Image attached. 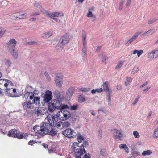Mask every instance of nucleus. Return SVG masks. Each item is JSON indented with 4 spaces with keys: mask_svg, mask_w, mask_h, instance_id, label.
I'll return each mask as SVG.
<instances>
[{
    "mask_svg": "<svg viewBox=\"0 0 158 158\" xmlns=\"http://www.w3.org/2000/svg\"><path fill=\"white\" fill-rule=\"evenodd\" d=\"M96 92V89H93L91 91V93L93 94H94Z\"/></svg>",
    "mask_w": 158,
    "mask_h": 158,
    "instance_id": "63",
    "label": "nucleus"
},
{
    "mask_svg": "<svg viewBox=\"0 0 158 158\" xmlns=\"http://www.w3.org/2000/svg\"><path fill=\"white\" fill-rule=\"evenodd\" d=\"M52 93L50 91L47 90L45 93L43 98L44 103L48 102L52 98Z\"/></svg>",
    "mask_w": 158,
    "mask_h": 158,
    "instance_id": "13",
    "label": "nucleus"
},
{
    "mask_svg": "<svg viewBox=\"0 0 158 158\" xmlns=\"http://www.w3.org/2000/svg\"><path fill=\"white\" fill-rule=\"evenodd\" d=\"M6 83H4V85L5 87H7L8 85H13V84L8 79L5 80Z\"/></svg>",
    "mask_w": 158,
    "mask_h": 158,
    "instance_id": "36",
    "label": "nucleus"
},
{
    "mask_svg": "<svg viewBox=\"0 0 158 158\" xmlns=\"http://www.w3.org/2000/svg\"><path fill=\"white\" fill-rule=\"evenodd\" d=\"M35 8L37 10H40L42 12L44 10H43L42 11L41 10V9H42V6L41 5V4L40 2H35Z\"/></svg>",
    "mask_w": 158,
    "mask_h": 158,
    "instance_id": "31",
    "label": "nucleus"
},
{
    "mask_svg": "<svg viewBox=\"0 0 158 158\" xmlns=\"http://www.w3.org/2000/svg\"><path fill=\"white\" fill-rule=\"evenodd\" d=\"M62 100L56 99L51 100V102L49 103L48 106L49 111L52 112L54 111L56 108L62 109L68 108V106L67 105L62 104Z\"/></svg>",
    "mask_w": 158,
    "mask_h": 158,
    "instance_id": "2",
    "label": "nucleus"
},
{
    "mask_svg": "<svg viewBox=\"0 0 158 158\" xmlns=\"http://www.w3.org/2000/svg\"><path fill=\"white\" fill-rule=\"evenodd\" d=\"M102 135V133L101 129H99L98 132V135L99 138H101Z\"/></svg>",
    "mask_w": 158,
    "mask_h": 158,
    "instance_id": "47",
    "label": "nucleus"
},
{
    "mask_svg": "<svg viewBox=\"0 0 158 158\" xmlns=\"http://www.w3.org/2000/svg\"><path fill=\"white\" fill-rule=\"evenodd\" d=\"M140 98V96L139 95H138L137 98L135 99L133 102L132 103V104L133 105H135L138 102L139 98Z\"/></svg>",
    "mask_w": 158,
    "mask_h": 158,
    "instance_id": "48",
    "label": "nucleus"
},
{
    "mask_svg": "<svg viewBox=\"0 0 158 158\" xmlns=\"http://www.w3.org/2000/svg\"><path fill=\"white\" fill-rule=\"evenodd\" d=\"M4 83H6L5 80L0 79V84H4Z\"/></svg>",
    "mask_w": 158,
    "mask_h": 158,
    "instance_id": "60",
    "label": "nucleus"
},
{
    "mask_svg": "<svg viewBox=\"0 0 158 158\" xmlns=\"http://www.w3.org/2000/svg\"><path fill=\"white\" fill-rule=\"evenodd\" d=\"M152 136L153 138H158V127L154 130Z\"/></svg>",
    "mask_w": 158,
    "mask_h": 158,
    "instance_id": "35",
    "label": "nucleus"
},
{
    "mask_svg": "<svg viewBox=\"0 0 158 158\" xmlns=\"http://www.w3.org/2000/svg\"><path fill=\"white\" fill-rule=\"evenodd\" d=\"M79 90L82 92H87L90 90V88H85L84 87H81L79 88Z\"/></svg>",
    "mask_w": 158,
    "mask_h": 158,
    "instance_id": "39",
    "label": "nucleus"
},
{
    "mask_svg": "<svg viewBox=\"0 0 158 158\" xmlns=\"http://www.w3.org/2000/svg\"><path fill=\"white\" fill-rule=\"evenodd\" d=\"M147 58L148 60H152L155 58V55L153 53V51L149 52L147 54Z\"/></svg>",
    "mask_w": 158,
    "mask_h": 158,
    "instance_id": "25",
    "label": "nucleus"
},
{
    "mask_svg": "<svg viewBox=\"0 0 158 158\" xmlns=\"http://www.w3.org/2000/svg\"><path fill=\"white\" fill-rule=\"evenodd\" d=\"M112 91H110V92L108 93V100L110 101L111 100L110 94H111Z\"/></svg>",
    "mask_w": 158,
    "mask_h": 158,
    "instance_id": "59",
    "label": "nucleus"
},
{
    "mask_svg": "<svg viewBox=\"0 0 158 158\" xmlns=\"http://www.w3.org/2000/svg\"><path fill=\"white\" fill-rule=\"evenodd\" d=\"M50 128L49 124L48 123L42 122L40 126H34L33 129L35 132L42 136H44L49 132Z\"/></svg>",
    "mask_w": 158,
    "mask_h": 158,
    "instance_id": "3",
    "label": "nucleus"
},
{
    "mask_svg": "<svg viewBox=\"0 0 158 158\" xmlns=\"http://www.w3.org/2000/svg\"><path fill=\"white\" fill-rule=\"evenodd\" d=\"M55 21H56L57 22L59 23L60 22V21L59 19H57L56 18H54V19H53Z\"/></svg>",
    "mask_w": 158,
    "mask_h": 158,
    "instance_id": "64",
    "label": "nucleus"
},
{
    "mask_svg": "<svg viewBox=\"0 0 158 158\" xmlns=\"http://www.w3.org/2000/svg\"><path fill=\"white\" fill-rule=\"evenodd\" d=\"M87 16L88 17H92V21H95L96 19V17L95 15H93L91 11H89L88 13L87 14Z\"/></svg>",
    "mask_w": 158,
    "mask_h": 158,
    "instance_id": "30",
    "label": "nucleus"
},
{
    "mask_svg": "<svg viewBox=\"0 0 158 158\" xmlns=\"http://www.w3.org/2000/svg\"><path fill=\"white\" fill-rule=\"evenodd\" d=\"M70 39L69 36L66 34L61 37L58 43L55 47V49L58 51H61L63 46L67 44L69 41Z\"/></svg>",
    "mask_w": 158,
    "mask_h": 158,
    "instance_id": "5",
    "label": "nucleus"
},
{
    "mask_svg": "<svg viewBox=\"0 0 158 158\" xmlns=\"http://www.w3.org/2000/svg\"><path fill=\"white\" fill-rule=\"evenodd\" d=\"M157 20L156 19H149L148 21V24L150 25L152 23H154Z\"/></svg>",
    "mask_w": 158,
    "mask_h": 158,
    "instance_id": "40",
    "label": "nucleus"
},
{
    "mask_svg": "<svg viewBox=\"0 0 158 158\" xmlns=\"http://www.w3.org/2000/svg\"><path fill=\"white\" fill-rule=\"evenodd\" d=\"M62 79L59 77L56 76L55 78V81L56 85L59 87H61L63 84Z\"/></svg>",
    "mask_w": 158,
    "mask_h": 158,
    "instance_id": "21",
    "label": "nucleus"
},
{
    "mask_svg": "<svg viewBox=\"0 0 158 158\" xmlns=\"http://www.w3.org/2000/svg\"><path fill=\"white\" fill-rule=\"evenodd\" d=\"M152 152L151 150H147L144 151L142 153V155L143 156L150 155L152 154Z\"/></svg>",
    "mask_w": 158,
    "mask_h": 158,
    "instance_id": "32",
    "label": "nucleus"
},
{
    "mask_svg": "<svg viewBox=\"0 0 158 158\" xmlns=\"http://www.w3.org/2000/svg\"><path fill=\"white\" fill-rule=\"evenodd\" d=\"M83 141L84 142H83V144H82V146H83L84 147L85 146L88 145V142L84 141Z\"/></svg>",
    "mask_w": 158,
    "mask_h": 158,
    "instance_id": "56",
    "label": "nucleus"
},
{
    "mask_svg": "<svg viewBox=\"0 0 158 158\" xmlns=\"http://www.w3.org/2000/svg\"><path fill=\"white\" fill-rule=\"evenodd\" d=\"M75 91V88L73 87L69 88L66 92V94L68 96L71 97Z\"/></svg>",
    "mask_w": 158,
    "mask_h": 158,
    "instance_id": "23",
    "label": "nucleus"
},
{
    "mask_svg": "<svg viewBox=\"0 0 158 158\" xmlns=\"http://www.w3.org/2000/svg\"><path fill=\"white\" fill-rule=\"evenodd\" d=\"M70 123L68 121L64 122L59 121L58 122L55 123V125H53V126L56 127L59 129H62L64 127H68L69 126Z\"/></svg>",
    "mask_w": 158,
    "mask_h": 158,
    "instance_id": "12",
    "label": "nucleus"
},
{
    "mask_svg": "<svg viewBox=\"0 0 158 158\" xmlns=\"http://www.w3.org/2000/svg\"><path fill=\"white\" fill-rule=\"evenodd\" d=\"M81 55L83 59L85 60L87 59V45H83Z\"/></svg>",
    "mask_w": 158,
    "mask_h": 158,
    "instance_id": "22",
    "label": "nucleus"
},
{
    "mask_svg": "<svg viewBox=\"0 0 158 158\" xmlns=\"http://www.w3.org/2000/svg\"><path fill=\"white\" fill-rule=\"evenodd\" d=\"M78 100L79 102L82 103L84 102L85 101V98L82 96H80L78 97Z\"/></svg>",
    "mask_w": 158,
    "mask_h": 158,
    "instance_id": "42",
    "label": "nucleus"
},
{
    "mask_svg": "<svg viewBox=\"0 0 158 158\" xmlns=\"http://www.w3.org/2000/svg\"><path fill=\"white\" fill-rule=\"evenodd\" d=\"M62 134L65 136L69 138H73L77 135L76 133L71 129H67L62 132Z\"/></svg>",
    "mask_w": 158,
    "mask_h": 158,
    "instance_id": "10",
    "label": "nucleus"
},
{
    "mask_svg": "<svg viewBox=\"0 0 158 158\" xmlns=\"http://www.w3.org/2000/svg\"><path fill=\"white\" fill-rule=\"evenodd\" d=\"M83 158H91L90 154L89 153H85Z\"/></svg>",
    "mask_w": 158,
    "mask_h": 158,
    "instance_id": "49",
    "label": "nucleus"
},
{
    "mask_svg": "<svg viewBox=\"0 0 158 158\" xmlns=\"http://www.w3.org/2000/svg\"><path fill=\"white\" fill-rule=\"evenodd\" d=\"M153 51V53L155 55V58H156L158 57V50H154Z\"/></svg>",
    "mask_w": 158,
    "mask_h": 158,
    "instance_id": "45",
    "label": "nucleus"
},
{
    "mask_svg": "<svg viewBox=\"0 0 158 158\" xmlns=\"http://www.w3.org/2000/svg\"><path fill=\"white\" fill-rule=\"evenodd\" d=\"M132 79L131 77H127L126 78V80L127 82H131L132 81Z\"/></svg>",
    "mask_w": 158,
    "mask_h": 158,
    "instance_id": "52",
    "label": "nucleus"
},
{
    "mask_svg": "<svg viewBox=\"0 0 158 158\" xmlns=\"http://www.w3.org/2000/svg\"><path fill=\"white\" fill-rule=\"evenodd\" d=\"M151 88L150 86L147 87L143 91V92H146L148 91L149 89Z\"/></svg>",
    "mask_w": 158,
    "mask_h": 158,
    "instance_id": "58",
    "label": "nucleus"
},
{
    "mask_svg": "<svg viewBox=\"0 0 158 158\" xmlns=\"http://www.w3.org/2000/svg\"><path fill=\"white\" fill-rule=\"evenodd\" d=\"M143 52V51L142 50H137L135 49L134 50L132 54H135L137 53L138 57H139L142 54Z\"/></svg>",
    "mask_w": 158,
    "mask_h": 158,
    "instance_id": "28",
    "label": "nucleus"
},
{
    "mask_svg": "<svg viewBox=\"0 0 158 158\" xmlns=\"http://www.w3.org/2000/svg\"><path fill=\"white\" fill-rule=\"evenodd\" d=\"M103 86V89L106 91L110 92V91H111L110 89H109L108 84L107 81H106L102 85Z\"/></svg>",
    "mask_w": 158,
    "mask_h": 158,
    "instance_id": "24",
    "label": "nucleus"
},
{
    "mask_svg": "<svg viewBox=\"0 0 158 158\" xmlns=\"http://www.w3.org/2000/svg\"><path fill=\"white\" fill-rule=\"evenodd\" d=\"M52 34V33L51 31L46 32L42 35V37L44 38H48Z\"/></svg>",
    "mask_w": 158,
    "mask_h": 158,
    "instance_id": "33",
    "label": "nucleus"
},
{
    "mask_svg": "<svg viewBox=\"0 0 158 158\" xmlns=\"http://www.w3.org/2000/svg\"><path fill=\"white\" fill-rule=\"evenodd\" d=\"M119 147L120 149H124L127 153L129 152L128 148L126 144H121L119 145Z\"/></svg>",
    "mask_w": 158,
    "mask_h": 158,
    "instance_id": "29",
    "label": "nucleus"
},
{
    "mask_svg": "<svg viewBox=\"0 0 158 158\" xmlns=\"http://www.w3.org/2000/svg\"><path fill=\"white\" fill-rule=\"evenodd\" d=\"M71 114L70 112L67 110H62L58 112L56 116L57 118L60 119L62 120H65L69 118Z\"/></svg>",
    "mask_w": 158,
    "mask_h": 158,
    "instance_id": "8",
    "label": "nucleus"
},
{
    "mask_svg": "<svg viewBox=\"0 0 158 158\" xmlns=\"http://www.w3.org/2000/svg\"><path fill=\"white\" fill-rule=\"evenodd\" d=\"M11 18L12 19H25L26 18L25 14L21 13L20 12H17L13 13L11 15Z\"/></svg>",
    "mask_w": 158,
    "mask_h": 158,
    "instance_id": "14",
    "label": "nucleus"
},
{
    "mask_svg": "<svg viewBox=\"0 0 158 158\" xmlns=\"http://www.w3.org/2000/svg\"><path fill=\"white\" fill-rule=\"evenodd\" d=\"M123 63V61H119L115 67V69L117 70L119 69L122 66Z\"/></svg>",
    "mask_w": 158,
    "mask_h": 158,
    "instance_id": "38",
    "label": "nucleus"
},
{
    "mask_svg": "<svg viewBox=\"0 0 158 158\" xmlns=\"http://www.w3.org/2000/svg\"><path fill=\"white\" fill-rule=\"evenodd\" d=\"M148 82L147 81L145 82L144 83H143L142 85L140 86V88H142L144 86H145L146 85H147L148 84Z\"/></svg>",
    "mask_w": 158,
    "mask_h": 158,
    "instance_id": "57",
    "label": "nucleus"
},
{
    "mask_svg": "<svg viewBox=\"0 0 158 158\" xmlns=\"http://www.w3.org/2000/svg\"><path fill=\"white\" fill-rule=\"evenodd\" d=\"M36 20L35 18H31L29 19V21H34Z\"/></svg>",
    "mask_w": 158,
    "mask_h": 158,
    "instance_id": "61",
    "label": "nucleus"
},
{
    "mask_svg": "<svg viewBox=\"0 0 158 158\" xmlns=\"http://www.w3.org/2000/svg\"><path fill=\"white\" fill-rule=\"evenodd\" d=\"M16 43V41L12 39L7 44V49L15 58H17L18 56V51L15 48Z\"/></svg>",
    "mask_w": 158,
    "mask_h": 158,
    "instance_id": "4",
    "label": "nucleus"
},
{
    "mask_svg": "<svg viewBox=\"0 0 158 158\" xmlns=\"http://www.w3.org/2000/svg\"><path fill=\"white\" fill-rule=\"evenodd\" d=\"M86 34L85 32H82V39L83 45H86Z\"/></svg>",
    "mask_w": 158,
    "mask_h": 158,
    "instance_id": "27",
    "label": "nucleus"
},
{
    "mask_svg": "<svg viewBox=\"0 0 158 158\" xmlns=\"http://www.w3.org/2000/svg\"><path fill=\"white\" fill-rule=\"evenodd\" d=\"M24 98L27 100L29 99L31 102L34 103L35 104L37 105L40 104V98L39 97H35L34 95L31 92H27L24 95Z\"/></svg>",
    "mask_w": 158,
    "mask_h": 158,
    "instance_id": "6",
    "label": "nucleus"
},
{
    "mask_svg": "<svg viewBox=\"0 0 158 158\" xmlns=\"http://www.w3.org/2000/svg\"><path fill=\"white\" fill-rule=\"evenodd\" d=\"M77 140L79 143H74L72 144L71 149L73 152L74 153L76 158H81V156L86 151L84 148V147L81 143L84 141V138L83 136L79 135L77 136Z\"/></svg>",
    "mask_w": 158,
    "mask_h": 158,
    "instance_id": "1",
    "label": "nucleus"
},
{
    "mask_svg": "<svg viewBox=\"0 0 158 158\" xmlns=\"http://www.w3.org/2000/svg\"><path fill=\"white\" fill-rule=\"evenodd\" d=\"M131 1V0H127V2L126 4L127 7H128L130 5Z\"/></svg>",
    "mask_w": 158,
    "mask_h": 158,
    "instance_id": "54",
    "label": "nucleus"
},
{
    "mask_svg": "<svg viewBox=\"0 0 158 158\" xmlns=\"http://www.w3.org/2000/svg\"><path fill=\"white\" fill-rule=\"evenodd\" d=\"M7 135L9 137L16 138L19 139H23L24 136L27 135L24 133L20 134L19 131L15 129L9 131Z\"/></svg>",
    "mask_w": 158,
    "mask_h": 158,
    "instance_id": "7",
    "label": "nucleus"
},
{
    "mask_svg": "<svg viewBox=\"0 0 158 158\" xmlns=\"http://www.w3.org/2000/svg\"><path fill=\"white\" fill-rule=\"evenodd\" d=\"M36 143L35 141L34 140H30L28 142V144L29 145H32V144H35Z\"/></svg>",
    "mask_w": 158,
    "mask_h": 158,
    "instance_id": "50",
    "label": "nucleus"
},
{
    "mask_svg": "<svg viewBox=\"0 0 158 158\" xmlns=\"http://www.w3.org/2000/svg\"><path fill=\"white\" fill-rule=\"evenodd\" d=\"M5 94L7 95L10 97H17L19 96L17 93L16 89L13 88L6 89L5 92Z\"/></svg>",
    "mask_w": 158,
    "mask_h": 158,
    "instance_id": "15",
    "label": "nucleus"
},
{
    "mask_svg": "<svg viewBox=\"0 0 158 158\" xmlns=\"http://www.w3.org/2000/svg\"><path fill=\"white\" fill-rule=\"evenodd\" d=\"M42 12L45 16L47 15L52 19H54L55 18V17H59L64 15L63 13L60 14L59 12H55L51 13L49 11L46 10H44Z\"/></svg>",
    "mask_w": 158,
    "mask_h": 158,
    "instance_id": "11",
    "label": "nucleus"
},
{
    "mask_svg": "<svg viewBox=\"0 0 158 158\" xmlns=\"http://www.w3.org/2000/svg\"><path fill=\"white\" fill-rule=\"evenodd\" d=\"M6 30L4 29L2 27H0V38L2 37L6 32Z\"/></svg>",
    "mask_w": 158,
    "mask_h": 158,
    "instance_id": "37",
    "label": "nucleus"
},
{
    "mask_svg": "<svg viewBox=\"0 0 158 158\" xmlns=\"http://www.w3.org/2000/svg\"><path fill=\"white\" fill-rule=\"evenodd\" d=\"M133 134L135 137V138H138L140 137V135H139V133L137 131H134L133 132Z\"/></svg>",
    "mask_w": 158,
    "mask_h": 158,
    "instance_id": "44",
    "label": "nucleus"
},
{
    "mask_svg": "<svg viewBox=\"0 0 158 158\" xmlns=\"http://www.w3.org/2000/svg\"><path fill=\"white\" fill-rule=\"evenodd\" d=\"M141 34V32H136L129 40L127 42L126 44L129 45L131 43L135 40L137 38L138 36Z\"/></svg>",
    "mask_w": 158,
    "mask_h": 158,
    "instance_id": "18",
    "label": "nucleus"
},
{
    "mask_svg": "<svg viewBox=\"0 0 158 158\" xmlns=\"http://www.w3.org/2000/svg\"><path fill=\"white\" fill-rule=\"evenodd\" d=\"M35 112L38 116L41 117L44 115L45 113V110L42 108H38L35 109Z\"/></svg>",
    "mask_w": 158,
    "mask_h": 158,
    "instance_id": "20",
    "label": "nucleus"
},
{
    "mask_svg": "<svg viewBox=\"0 0 158 158\" xmlns=\"http://www.w3.org/2000/svg\"><path fill=\"white\" fill-rule=\"evenodd\" d=\"M40 14V13H39L38 12H35L34 13H32V14H31L30 16H36L37 15H39Z\"/></svg>",
    "mask_w": 158,
    "mask_h": 158,
    "instance_id": "51",
    "label": "nucleus"
},
{
    "mask_svg": "<svg viewBox=\"0 0 158 158\" xmlns=\"http://www.w3.org/2000/svg\"><path fill=\"white\" fill-rule=\"evenodd\" d=\"M57 117L56 116V114H48L45 118V120L47 121L48 122V123L49 124L50 127L55 125V123L57 122Z\"/></svg>",
    "mask_w": 158,
    "mask_h": 158,
    "instance_id": "9",
    "label": "nucleus"
},
{
    "mask_svg": "<svg viewBox=\"0 0 158 158\" xmlns=\"http://www.w3.org/2000/svg\"><path fill=\"white\" fill-rule=\"evenodd\" d=\"M56 99L63 100L64 98V94L63 92H60L59 91H55L54 93Z\"/></svg>",
    "mask_w": 158,
    "mask_h": 158,
    "instance_id": "17",
    "label": "nucleus"
},
{
    "mask_svg": "<svg viewBox=\"0 0 158 158\" xmlns=\"http://www.w3.org/2000/svg\"><path fill=\"white\" fill-rule=\"evenodd\" d=\"M57 130L53 128L49 132V134L52 136H54L57 135Z\"/></svg>",
    "mask_w": 158,
    "mask_h": 158,
    "instance_id": "34",
    "label": "nucleus"
},
{
    "mask_svg": "<svg viewBox=\"0 0 158 158\" xmlns=\"http://www.w3.org/2000/svg\"><path fill=\"white\" fill-rule=\"evenodd\" d=\"M4 91L3 89L0 88V96H2L4 95Z\"/></svg>",
    "mask_w": 158,
    "mask_h": 158,
    "instance_id": "53",
    "label": "nucleus"
},
{
    "mask_svg": "<svg viewBox=\"0 0 158 158\" xmlns=\"http://www.w3.org/2000/svg\"><path fill=\"white\" fill-rule=\"evenodd\" d=\"M78 105L77 104L73 105L71 106L70 109L71 110H74L77 109L78 108Z\"/></svg>",
    "mask_w": 158,
    "mask_h": 158,
    "instance_id": "46",
    "label": "nucleus"
},
{
    "mask_svg": "<svg viewBox=\"0 0 158 158\" xmlns=\"http://www.w3.org/2000/svg\"><path fill=\"white\" fill-rule=\"evenodd\" d=\"M124 1V0H122L119 2V6L118 9L120 10H121L123 8Z\"/></svg>",
    "mask_w": 158,
    "mask_h": 158,
    "instance_id": "43",
    "label": "nucleus"
},
{
    "mask_svg": "<svg viewBox=\"0 0 158 158\" xmlns=\"http://www.w3.org/2000/svg\"><path fill=\"white\" fill-rule=\"evenodd\" d=\"M139 70V68L137 66H135L131 71V73L134 74L136 73Z\"/></svg>",
    "mask_w": 158,
    "mask_h": 158,
    "instance_id": "41",
    "label": "nucleus"
},
{
    "mask_svg": "<svg viewBox=\"0 0 158 158\" xmlns=\"http://www.w3.org/2000/svg\"><path fill=\"white\" fill-rule=\"evenodd\" d=\"M154 32V29H151L144 33L143 35L144 36L150 35L152 34Z\"/></svg>",
    "mask_w": 158,
    "mask_h": 158,
    "instance_id": "26",
    "label": "nucleus"
},
{
    "mask_svg": "<svg viewBox=\"0 0 158 158\" xmlns=\"http://www.w3.org/2000/svg\"><path fill=\"white\" fill-rule=\"evenodd\" d=\"M96 92L100 93L102 91L103 89L102 88H98L96 89Z\"/></svg>",
    "mask_w": 158,
    "mask_h": 158,
    "instance_id": "55",
    "label": "nucleus"
},
{
    "mask_svg": "<svg viewBox=\"0 0 158 158\" xmlns=\"http://www.w3.org/2000/svg\"><path fill=\"white\" fill-rule=\"evenodd\" d=\"M94 7H92L91 8H89L88 9V11H94Z\"/></svg>",
    "mask_w": 158,
    "mask_h": 158,
    "instance_id": "62",
    "label": "nucleus"
},
{
    "mask_svg": "<svg viewBox=\"0 0 158 158\" xmlns=\"http://www.w3.org/2000/svg\"><path fill=\"white\" fill-rule=\"evenodd\" d=\"M31 101H28L27 102H24L22 103V105L24 109H31L32 108V104L34 103H31Z\"/></svg>",
    "mask_w": 158,
    "mask_h": 158,
    "instance_id": "19",
    "label": "nucleus"
},
{
    "mask_svg": "<svg viewBox=\"0 0 158 158\" xmlns=\"http://www.w3.org/2000/svg\"><path fill=\"white\" fill-rule=\"evenodd\" d=\"M113 133L114 134L115 139L121 140V138L123 137V134L121 130H118L116 129L112 130Z\"/></svg>",
    "mask_w": 158,
    "mask_h": 158,
    "instance_id": "16",
    "label": "nucleus"
}]
</instances>
